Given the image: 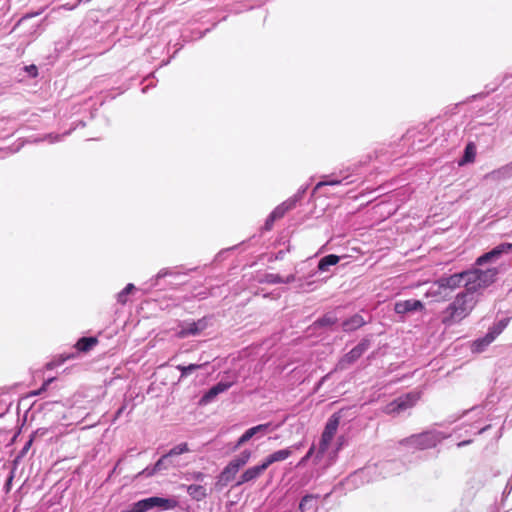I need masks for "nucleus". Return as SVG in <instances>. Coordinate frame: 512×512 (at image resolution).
Masks as SVG:
<instances>
[{"label":"nucleus","mask_w":512,"mask_h":512,"mask_svg":"<svg viewBox=\"0 0 512 512\" xmlns=\"http://www.w3.org/2000/svg\"><path fill=\"white\" fill-rule=\"evenodd\" d=\"M491 176L495 180H505L512 177V161L491 172Z\"/></svg>","instance_id":"27"},{"label":"nucleus","mask_w":512,"mask_h":512,"mask_svg":"<svg viewBox=\"0 0 512 512\" xmlns=\"http://www.w3.org/2000/svg\"><path fill=\"white\" fill-rule=\"evenodd\" d=\"M13 479H14V470H12L8 476V478L6 479V482L4 484V491L5 493H9L11 488H12V482H13Z\"/></svg>","instance_id":"42"},{"label":"nucleus","mask_w":512,"mask_h":512,"mask_svg":"<svg viewBox=\"0 0 512 512\" xmlns=\"http://www.w3.org/2000/svg\"><path fill=\"white\" fill-rule=\"evenodd\" d=\"M477 302L476 296L471 291H463L443 311L442 323L452 326L466 318L473 310Z\"/></svg>","instance_id":"1"},{"label":"nucleus","mask_w":512,"mask_h":512,"mask_svg":"<svg viewBox=\"0 0 512 512\" xmlns=\"http://www.w3.org/2000/svg\"><path fill=\"white\" fill-rule=\"evenodd\" d=\"M466 272L468 277L466 290L475 295L479 289L485 288L495 281L498 271L496 268H489L486 270L473 269Z\"/></svg>","instance_id":"2"},{"label":"nucleus","mask_w":512,"mask_h":512,"mask_svg":"<svg viewBox=\"0 0 512 512\" xmlns=\"http://www.w3.org/2000/svg\"><path fill=\"white\" fill-rule=\"evenodd\" d=\"M338 321L336 315L332 312H329V313H326L325 315H323L322 317L318 318L315 322H314V326L316 328L318 327H329V326H332L334 324H336Z\"/></svg>","instance_id":"29"},{"label":"nucleus","mask_w":512,"mask_h":512,"mask_svg":"<svg viewBox=\"0 0 512 512\" xmlns=\"http://www.w3.org/2000/svg\"><path fill=\"white\" fill-rule=\"evenodd\" d=\"M358 359L359 358L357 357V355L354 354L353 350L351 349L348 353H346L339 359V361L336 364V370H346L351 365H353Z\"/></svg>","instance_id":"25"},{"label":"nucleus","mask_w":512,"mask_h":512,"mask_svg":"<svg viewBox=\"0 0 512 512\" xmlns=\"http://www.w3.org/2000/svg\"><path fill=\"white\" fill-rule=\"evenodd\" d=\"M252 451L249 449L243 450L239 455L235 456L222 470L219 480L228 483L234 479L239 470L244 467L250 460Z\"/></svg>","instance_id":"5"},{"label":"nucleus","mask_w":512,"mask_h":512,"mask_svg":"<svg viewBox=\"0 0 512 512\" xmlns=\"http://www.w3.org/2000/svg\"><path fill=\"white\" fill-rule=\"evenodd\" d=\"M282 281L283 277L280 276L279 274L274 273H267L264 275V278L260 280V282L267 284H280L282 283Z\"/></svg>","instance_id":"37"},{"label":"nucleus","mask_w":512,"mask_h":512,"mask_svg":"<svg viewBox=\"0 0 512 512\" xmlns=\"http://www.w3.org/2000/svg\"><path fill=\"white\" fill-rule=\"evenodd\" d=\"M176 273H174L172 270L170 269H162L160 270L157 275L155 276V283H153L152 285L156 286L157 285V281L161 278H164L166 276H172V275H175Z\"/></svg>","instance_id":"39"},{"label":"nucleus","mask_w":512,"mask_h":512,"mask_svg":"<svg viewBox=\"0 0 512 512\" xmlns=\"http://www.w3.org/2000/svg\"><path fill=\"white\" fill-rule=\"evenodd\" d=\"M307 191V186H302L298 189V191L293 195L298 202L303 198L304 194Z\"/></svg>","instance_id":"47"},{"label":"nucleus","mask_w":512,"mask_h":512,"mask_svg":"<svg viewBox=\"0 0 512 512\" xmlns=\"http://www.w3.org/2000/svg\"><path fill=\"white\" fill-rule=\"evenodd\" d=\"M135 289L132 283L126 285V287L117 294L118 303L124 305L127 303L128 295Z\"/></svg>","instance_id":"34"},{"label":"nucleus","mask_w":512,"mask_h":512,"mask_svg":"<svg viewBox=\"0 0 512 512\" xmlns=\"http://www.w3.org/2000/svg\"><path fill=\"white\" fill-rule=\"evenodd\" d=\"M98 343V340L96 337H82L80 338L75 347L80 352H88L91 350L96 344Z\"/></svg>","instance_id":"28"},{"label":"nucleus","mask_w":512,"mask_h":512,"mask_svg":"<svg viewBox=\"0 0 512 512\" xmlns=\"http://www.w3.org/2000/svg\"><path fill=\"white\" fill-rule=\"evenodd\" d=\"M271 423L259 424L257 426L247 429L235 443L233 450L239 449L243 444L248 442L251 438L256 435H265L270 431Z\"/></svg>","instance_id":"11"},{"label":"nucleus","mask_w":512,"mask_h":512,"mask_svg":"<svg viewBox=\"0 0 512 512\" xmlns=\"http://www.w3.org/2000/svg\"><path fill=\"white\" fill-rule=\"evenodd\" d=\"M314 451H315V446L312 445L309 448V450L307 451L306 455L301 458V460L298 463V466L304 465L312 457V455L314 454Z\"/></svg>","instance_id":"41"},{"label":"nucleus","mask_w":512,"mask_h":512,"mask_svg":"<svg viewBox=\"0 0 512 512\" xmlns=\"http://www.w3.org/2000/svg\"><path fill=\"white\" fill-rule=\"evenodd\" d=\"M444 438L445 435L443 433L436 430H430L411 435L404 439L402 443L410 448L425 450L435 447Z\"/></svg>","instance_id":"3"},{"label":"nucleus","mask_w":512,"mask_h":512,"mask_svg":"<svg viewBox=\"0 0 512 512\" xmlns=\"http://www.w3.org/2000/svg\"><path fill=\"white\" fill-rule=\"evenodd\" d=\"M51 382H52V379H49V380L45 381V382L43 383L42 387H41L39 390H37V391L33 392V395H38V394H40V392H41V391H45V390H46V388H47V386H48Z\"/></svg>","instance_id":"52"},{"label":"nucleus","mask_w":512,"mask_h":512,"mask_svg":"<svg viewBox=\"0 0 512 512\" xmlns=\"http://www.w3.org/2000/svg\"><path fill=\"white\" fill-rule=\"evenodd\" d=\"M46 432H47V429H45V428H40V429H38V430L35 432V435H41V436H43V435H45V434H46Z\"/></svg>","instance_id":"54"},{"label":"nucleus","mask_w":512,"mask_h":512,"mask_svg":"<svg viewBox=\"0 0 512 512\" xmlns=\"http://www.w3.org/2000/svg\"><path fill=\"white\" fill-rule=\"evenodd\" d=\"M295 280H296L295 275H294V274H290V275H288L286 278H283L282 283H284V284H289V283L294 282Z\"/></svg>","instance_id":"53"},{"label":"nucleus","mask_w":512,"mask_h":512,"mask_svg":"<svg viewBox=\"0 0 512 512\" xmlns=\"http://www.w3.org/2000/svg\"><path fill=\"white\" fill-rule=\"evenodd\" d=\"M268 469L266 463L261 460L260 463L254 465L252 467L247 468L238 478L236 482V486H241L246 483H254L258 478H260L263 473Z\"/></svg>","instance_id":"9"},{"label":"nucleus","mask_w":512,"mask_h":512,"mask_svg":"<svg viewBox=\"0 0 512 512\" xmlns=\"http://www.w3.org/2000/svg\"><path fill=\"white\" fill-rule=\"evenodd\" d=\"M471 443V440H465L460 443H458V447H463Z\"/></svg>","instance_id":"56"},{"label":"nucleus","mask_w":512,"mask_h":512,"mask_svg":"<svg viewBox=\"0 0 512 512\" xmlns=\"http://www.w3.org/2000/svg\"><path fill=\"white\" fill-rule=\"evenodd\" d=\"M378 464L381 479L398 474L400 472L401 464L396 460L381 461Z\"/></svg>","instance_id":"17"},{"label":"nucleus","mask_w":512,"mask_h":512,"mask_svg":"<svg viewBox=\"0 0 512 512\" xmlns=\"http://www.w3.org/2000/svg\"><path fill=\"white\" fill-rule=\"evenodd\" d=\"M467 278V272L463 271L450 276H442L439 279L441 285H443L444 289H446L450 294L453 290L461 287L462 285L466 288Z\"/></svg>","instance_id":"10"},{"label":"nucleus","mask_w":512,"mask_h":512,"mask_svg":"<svg viewBox=\"0 0 512 512\" xmlns=\"http://www.w3.org/2000/svg\"><path fill=\"white\" fill-rule=\"evenodd\" d=\"M489 428H490V426H489V425H488V426H485V427H483V428L479 429V430H478V432H477V434H482V433H484L485 431H487Z\"/></svg>","instance_id":"57"},{"label":"nucleus","mask_w":512,"mask_h":512,"mask_svg":"<svg viewBox=\"0 0 512 512\" xmlns=\"http://www.w3.org/2000/svg\"><path fill=\"white\" fill-rule=\"evenodd\" d=\"M277 219L282 218L287 212L279 205L271 212Z\"/></svg>","instance_id":"46"},{"label":"nucleus","mask_w":512,"mask_h":512,"mask_svg":"<svg viewBox=\"0 0 512 512\" xmlns=\"http://www.w3.org/2000/svg\"><path fill=\"white\" fill-rule=\"evenodd\" d=\"M158 473V470H154V465L147 466L142 471L138 473V477H151Z\"/></svg>","instance_id":"38"},{"label":"nucleus","mask_w":512,"mask_h":512,"mask_svg":"<svg viewBox=\"0 0 512 512\" xmlns=\"http://www.w3.org/2000/svg\"><path fill=\"white\" fill-rule=\"evenodd\" d=\"M364 474V478L368 483L378 481L381 479L379 464H368L365 467L361 468Z\"/></svg>","instance_id":"23"},{"label":"nucleus","mask_w":512,"mask_h":512,"mask_svg":"<svg viewBox=\"0 0 512 512\" xmlns=\"http://www.w3.org/2000/svg\"><path fill=\"white\" fill-rule=\"evenodd\" d=\"M365 324L366 321L360 314H354L342 322V330L344 332H352L364 326Z\"/></svg>","instance_id":"19"},{"label":"nucleus","mask_w":512,"mask_h":512,"mask_svg":"<svg viewBox=\"0 0 512 512\" xmlns=\"http://www.w3.org/2000/svg\"><path fill=\"white\" fill-rule=\"evenodd\" d=\"M205 479V474L202 472H192L188 474L187 480H195L198 482H202Z\"/></svg>","instance_id":"40"},{"label":"nucleus","mask_w":512,"mask_h":512,"mask_svg":"<svg viewBox=\"0 0 512 512\" xmlns=\"http://www.w3.org/2000/svg\"><path fill=\"white\" fill-rule=\"evenodd\" d=\"M418 399V393H407L399 396L385 406L384 412L387 414L398 415L407 409L412 408Z\"/></svg>","instance_id":"7"},{"label":"nucleus","mask_w":512,"mask_h":512,"mask_svg":"<svg viewBox=\"0 0 512 512\" xmlns=\"http://www.w3.org/2000/svg\"><path fill=\"white\" fill-rule=\"evenodd\" d=\"M284 202L288 206V208L292 210L293 208H295L296 204L298 203V200L294 196H291Z\"/></svg>","instance_id":"48"},{"label":"nucleus","mask_w":512,"mask_h":512,"mask_svg":"<svg viewBox=\"0 0 512 512\" xmlns=\"http://www.w3.org/2000/svg\"><path fill=\"white\" fill-rule=\"evenodd\" d=\"M304 447V441H300L298 443H295L289 447H287L286 449H290L291 450V455L294 453V451H298L300 449H302Z\"/></svg>","instance_id":"49"},{"label":"nucleus","mask_w":512,"mask_h":512,"mask_svg":"<svg viewBox=\"0 0 512 512\" xmlns=\"http://www.w3.org/2000/svg\"><path fill=\"white\" fill-rule=\"evenodd\" d=\"M340 261V257L335 254H329L322 257L317 265V269L312 270L307 277H304L305 280L315 277L318 272H326L329 270L331 266L336 265Z\"/></svg>","instance_id":"15"},{"label":"nucleus","mask_w":512,"mask_h":512,"mask_svg":"<svg viewBox=\"0 0 512 512\" xmlns=\"http://www.w3.org/2000/svg\"><path fill=\"white\" fill-rule=\"evenodd\" d=\"M190 452V449L188 447L187 443H180L173 448H171L167 453L164 454V456L169 457V467L170 468H180L186 465V463L182 462L179 459V456Z\"/></svg>","instance_id":"13"},{"label":"nucleus","mask_w":512,"mask_h":512,"mask_svg":"<svg viewBox=\"0 0 512 512\" xmlns=\"http://www.w3.org/2000/svg\"><path fill=\"white\" fill-rule=\"evenodd\" d=\"M171 469L169 467V457L162 455L154 464V470H158V472L166 471Z\"/></svg>","instance_id":"36"},{"label":"nucleus","mask_w":512,"mask_h":512,"mask_svg":"<svg viewBox=\"0 0 512 512\" xmlns=\"http://www.w3.org/2000/svg\"><path fill=\"white\" fill-rule=\"evenodd\" d=\"M371 346V338L364 337L354 348H352L354 354L360 358Z\"/></svg>","instance_id":"31"},{"label":"nucleus","mask_w":512,"mask_h":512,"mask_svg":"<svg viewBox=\"0 0 512 512\" xmlns=\"http://www.w3.org/2000/svg\"><path fill=\"white\" fill-rule=\"evenodd\" d=\"M512 250V243H502L494 247L487 253H484L477 258L476 264L481 266L485 263L498 259L503 253H507Z\"/></svg>","instance_id":"12"},{"label":"nucleus","mask_w":512,"mask_h":512,"mask_svg":"<svg viewBox=\"0 0 512 512\" xmlns=\"http://www.w3.org/2000/svg\"><path fill=\"white\" fill-rule=\"evenodd\" d=\"M290 456H291V450L285 448V449H280V450L274 451L273 453L267 455L265 458H263V461L266 463L267 467H269L276 462L285 461Z\"/></svg>","instance_id":"20"},{"label":"nucleus","mask_w":512,"mask_h":512,"mask_svg":"<svg viewBox=\"0 0 512 512\" xmlns=\"http://www.w3.org/2000/svg\"><path fill=\"white\" fill-rule=\"evenodd\" d=\"M284 254H285V253H284V251H283V250L278 251V252H277V254H276V259H278V260L283 259Z\"/></svg>","instance_id":"55"},{"label":"nucleus","mask_w":512,"mask_h":512,"mask_svg":"<svg viewBox=\"0 0 512 512\" xmlns=\"http://www.w3.org/2000/svg\"><path fill=\"white\" fill-rule=\"evenodd\" d=\"M494 341L492 334L487 333L483 338H479L473 343L474 352H482L484 349Z\"/></svg>","instance_id":"30"},{"label":"nucleus","mask_w":512,"mask_h":512,"mask_svg":"<svg viewBox=\"0 0 512 512\" xmlns=\"http://www.w3.org/2000/svg\"><path fill=\"white\" fill-rule=\"evenodd\" d=\"M176 506L177 501L175 499L152 496L131 504L128 509L122 510L121 512H148L154 508L170 510L174 509Z\"/></svg>","instance_id":"4"},{"label":"nucleus","mask_w":512,"mask_h":512,"mask_svg":"<svg viewBox=\"0 0 512 512\" xmlns=\"http://www.w3.org/2000/svg\"><path fill=\"white\" fill-rule=\"evenodd\" d=\"M26 70L29 72L30 75H32L33 77H36L38 72H37V67L35 65H30V66H27L26 67Z\"/></svg>","instance_id":"51"},{"label":"nucleus","mask_w":512,"mask_h":512,"mask_svg":"<svg viewBox=\"0 0 512 512\" xmlns=\"http://www.w3.org/2000/svg\"><path fill=\"white\" fill-rule=\"evenodd\" d=\"M340 414L334 413L327 420L321 435L317 458H321L327 451L332 439L334 438L340 423Z\"/></svg>","instance_id":"6"},{"label":"nucleus","mask_w":512,"mask_h":512,"mask_svg":"<svg viewBox=\"0 0 512 512\" xmlns=\"http://www.w3.org/2000/svg\"><path fill=\"white\" fill-rule=\"evenodd\" d=\"M122 461V459H119L118 462L116 463V465L114 466L113 468V473L117 470L118 466L120 465V462Z\"/></svg>","instance_id":"59"},{"label":"nucleus","mask_w":512,"mask_h":512,"mask_svg":"<svg viewBox=\"0 0 512 512\" xmlns=\"http://www.w3.org/2000/svg\"><path fill=\"white\" fill-rule=\"evenodd\" d=\"M20 148H21V145H17L16 147L10 146L5 149H0V153H5L7 155H11V154L18 152L20 150Z\"/></svg>","instance_id":"45"},{"label":"nucleus","mask_w":512,"mask_h":512,"mask_svg":"<svg viewBox=\"0 0 512 512\" xmlns=\"http://www.w3.org/2000/svg\"><path fill=\"white\" fill-rule=\"evenodd\" d=\"M280 207H282L284 209L285 212H288L290 211V209L288 208V206L285 204V202H282L280 205Z\"/></svg>","instance_id":"58"},{"label":"nucleus","mask_w":512,"mask_h":512,"mask_svg":"<svg viewBox=\"0 0 512 512\" xmlns=\"http://www.w3.org/2000/svg\"><path fill=\"white\" fill-rule=\"evenodd\" d=\"M70 134V131H67L66 133L62 134V135H52V134H49L47 135V139L49 140L50 143H55L57 141H60L65 135H68Z\"/></svg>","instance_id":"44"},{"label":"nucleus","mask_w":512,"mask_h":512,"mask_svg":"<svg viewBox=\"0 0 512 512\" xmlns=\"http://www.w3.org/2000/svg\"><path fill=\"white\" fill-rule=\"evenodd\" d=\"M206 365H207V363H204V364H189L187 366L178 365V366H176V368H177V370H179L181 372L180 379H182V378H185L188 375H190L192 372H194V371H196L198 369L203 368Z\"/></svg>","instance_id":"32"},{"label":"nucleus","mask_w":512,"mask_h":512,"mask_svg":"<svg viewBox=\"0 0 512 512\" xmlns=\"http://www.w3.org/2000/svg\"><path fill=\"white\" fill-rule=\"evenodd\" d=\"M209 318L203 317L197 321H183L179 325L178 336L185 338L188 336H197L209 325Z\"/></svg>","instance_id":"8"},{"label":"nucleus","mask_w":512,"mask_h":512,"mask_svg":"<svg viewBox=\"0 0 512 512\" xmlns=\"http://www.w3.org/2000/svg\"><path fill=\"white\" fill-rule=\"evenodd\" d=\"M426 296L435 298L436 301L445 300L449 297V292L444 289L440 279L434 281L426 292Z\"/></svg>","instance_id":"18"},{"label":"nucleus","mask_w":512,"mask_h":512,"mask_svg":"<svg viewBox=\"0 0 512 512\" xmlns=\"http://www.w3.org/2000/svg\"><path fill=\"white\" fill-rule=\"evenodd\" d=\"M508 319H502L498 323H496L493 327H491L488 331L489 334H492L493 339L495 338L504 330V328L507 326Z\"/></svg>","instance_id":"35"},{"label":"nucleus","mask_w":512,"mask_h":512,"mask_svg":"<svg viewBox=\"0 0 512 512\" xmlns=\"http://www.w3.org/2000/svg\"><path fill=\"white\" fill-rule=\"evenodd\" d=\"M232 382L220 381L213 385L201 398V403L207 404L214 400L216 396L226 392L231 386Z\"/></svg>","instance_id":"16"},{"label":"nucleus","mask_w":512,"mask_h":512,"mask_svg":"<svg viewBox=\"0 0 512 512\" xmlns=\"http://www.w3.org/2000/svg\"><path fill=\"white\" fill-rule=\"evenodd\" d=\"M276 220H277V218L275 216H273L272 213H270L269 216L267 217L266 221H265L264 229L265 230H271L272 227H273V224H274V222Z\"/></svg>","instance_id":"43"},{"label":"nucleus","mask_w":512,"mask_h":512,"mask_svg":"<svg viewBox=\"0 0 512 512\" xmlns=\"http://www.w3.org/2000/svg\"><path fill=\"white\" fill-rule=\"evenodd\" d=\"M476 157V145L473 142H469L464 149V153L462 158L459 160L458 164L460 166L466 165L468 163L474 162Z\"/></svg>","instance_id":"26"},{"label":"nucleus","mask_w":512,"mask_h":512,"mask_svg":"<svg viewBox=\"0 0 512 512\" xmlns=\"http://www.w3.org/2000/svg\"><path fill=\"white\" fill-rule=\"evenodd\" d=\"M32 441H33V440H32V438H31L29 441H27V442H26V444L24 445V447H23V448H22V450L20 451V454H19V456H18V457H22V456H24V455L28 452V450H29V448H30V446H31V444H32Z\"/></svg>","instance_id":"50"},{"label":"nucleus","mask_w":512,"mask_h":512,"mask_svg":"<svg viewBox=\"0 0 512 512\" xmlns=\"http://www.w3.org/2000/svg\"><path fill=\"white\" fill-rule=\"evenodd\" d=\"M318 495L307 494L299 503L300 512H315L317 510Z\"/></svg>","instance_id":"21"},{"label":"nucleus","mask_w":512,"mask_h":512,"mask_svg":"<svg viewBox=\"0 0 512 512\" xmlns=\"http://www.w3.org/2000/svg\"><path fill=\"white\" fill-rule=\"evenodd\" d=\"M345 179H346V177H343V178L331 177L330 179L322 180L316 184V186L314 187V192H316L323 186L341 185Z\"/></svg>","instance_id":"33"},{"label":"nucleus","mask_w":512,"mask_h":512,"mask_svg":"<svg viewBox=\"0 0 512 512\" xmlns=\"http://www.w3.org/2000/svg\"><path fill=\"white\" fill-rule=\"evenodd\" d=\"M424 309V304L417 299L397 301L394 305L395 313L399 315L413 313Z\"/></svg>","instance_id":"14"},{"label":"nucleus","mask_w":512,"mask_h":512,"mask_svg":"<svg viewBox=\"0 0 512 512\" xmlns=\"http://www.w3.org/2000/svg\"><path fill=\"white\" fill-rule=\"evenodd\" d=\"M364 484H368V481L365 480L362 469H359L353 473H351L345 479V485L351 488H358Z\"/></svg>","instance_id":"22"},{"label":"nucleus","mask_w":512,"mask_h":512,"mask_svg":"<svg viewBox=\"0 0 512 512\" xmlns=\"http://www.w3.org/2000/svg\"><path fill=\"white\" fill-rule=\"evenodd\" d=\"M187 494L196 501H201L207 496V490L202 485L191 484L186 486Z\"/></svg>","instance_id":"24"}]
</instances>
